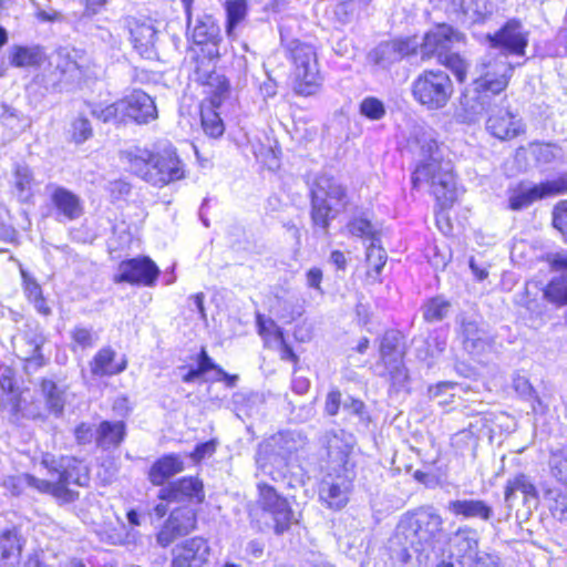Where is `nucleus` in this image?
I'll list each match as a JSON object with an SVG mask.
<instances>
[{
	"instance_id": "nucleus-1",
	"label": "nucleus",
	"mask_w": 567,
	"mask_h": 567,
	"mask_svg": "<svg viewBox=\"0 0 567 567\" xmlns=\"http://www.w3.org/2000/svg\"><path fill=\"white\" fill-rule=\"evenodd\" d=\"M442 533V516L432 507H421L400 520L390 548L403 567H426Z\"/></svg>"
},
{
	"instance_id": "nucleus-2",
	"label": "nucleus",
	"mask_w": 567,
	"mask_h": 567,
	"mask_svg": "<svg viewBox=\"0 0 567 567\" xmlns=\"http://www.w3.org/2000/svg\"><path fill=\"white\" fill-rule=\"evenodd\" d=\"M422 159L412 174L414 188L427 187L442 208L456 199L455 176L450 161H444L441 148L432 134L416 138Z\"/></svg>"
},
{
	"instance_id": "nucleus-3",
	"label": "nucleus",
	"mask_w": 567,
	"mask_h": 567,
	"mask_svg": "<svg viewBox=\"0 0 567 567\" xmlns=\"http://www.w3.org/2000/svg\"><path fill=\"white\" fill-rule=\"evenodd\" d=\"M514 66L506 54L486 53L475 68L473 92L463 95L461 104L468 118L484 113L491 105V95L498 96L506 90L513 76Z\"/></svg>"
},
{
	"instance_id": "nucleus-4",
	"label": "nucleus",
	"mask_w": 567,
	"mask_h": 567,
	"mask_svg": "<svg viewBox=\"0 0 567 567\" xmlns=\"http://www.w3.org/2000/svg\"><path fill=\"white\" fill-rule=\"evenodd\" d=\"M163 154H153L146 148L134 146L121 153L128 169L143 178L144 181L155 185L164 186L175 181L177 174V157L175 148L169 145L162 147Z\"/></svg>"
},
{
	"instance_id": "nucleus-5",
	"label": "nucleus",
	"mask_w": 567,
	"mask_h": 567,
	"mask_svg": "<svg viewBox=\"0 0 567 567\" xmlns=\"http://www.w3.org/2000/svg\"><path fill=\"white\" fill-rule=\"evenodd\" d=\"M463 42V33L451 25L440 24L424 34L420 45L421 59L425 61L435 58L441 64L452 70L460 81H464L467 63L455 51Z\"/></svg>"
},
{
	"instance_id": "nucleus-6",
	"label": "nucleus",
	"mask_w": 567,
	"mask_h": 567,
	"mask_svg": "<svg viewBox=\"0 0 567 567\" xmlns=\"http://www.w3.org/2000/svg\"><path fill=\"white\" fill-rule=\"evenodd\" d=\"M310 196L312 223L327 234L330 221L347 206V190L336 178L322 174L315 179Z\"/></svg>"
},
{
	"instance_id": "nucleus-7",
	"label": "nucleus",
	"mask_w": 567,
	"mask_h": 567,
	"mask_svg": "<svg viewBox=\"0 0 567 567\" xmlns=\"http://www.w3.org/2000/svg\"><path fill=\"white\" fill-rule=\"evenodd\" d=\"M42 464L49 470L52 481H49L50 488L45 493L52 494L66 502L73 501L78 494L69 488L70 485L86 486L90 482L87 465L72 456H61L54 460L45 455Z\"/></svg>"
},
{
	"instance_id": "nucleus-8",
	"label": "nucleus",
	"mask_w": 567,
	"mask_h": 567,
	"mask_svg": "<svg viewBox=\"0 0 567 567\" xmlns=\"http://www.w3.org/2000/svg\"><path fill=\"white\" fill-rule=\"evenodd\" d=\"M413 99L429 111L444 109L454 93L450 75L442 70H424L411 84Z\"/></svg>"
},
{
	"instance_id": "nucleus-9",
	"label": "nucleus",
	"mask_w": 567,
	"mask_h": 567,
	"mask_svg": "<svg viewBox=\"0 0 567 567\" xmlns=\"http://www.w3.org/2000/svg\"><path fill=\"white\" fill-rule=\"evenodd\" d=\"M182 2L186 13L188 39L202 53L207 51L210 59H219V44L223 41L219 25L212 16L203 13L194 6V0H182Z\"/></svg>"
},
{
	"instance_id": "nucleus-10",
	"label": "nucleus",
	"mask_w": 567,
	"mask_h": 567,
	"mask_svg": "<svg viewBox=\"0 0 567 567\" xmlns=\"http://www.w3.org/2000/svg\"><path fill=\"white\" fill-rule=\"evenodd\" d=\"M288 50L295 65L293 91L302 96L316 94L321 87L322 76L315 48L299 40H292L288 44Z\"/></svg>"
},
{
	"instance_id": "nucleus-11",
	"label": "nucleus",
	"mask_w": 567,
	"mask_h": 567,
	"mask_svg": "<svg viewBox=\"0 0 567 567\" xmlns=\"http://www.w3.org/2000/svg\"><path fill=\"white\" fill-rule=\"evenodd\" d=\"M53 64L60 73L59 91H70L89 75L91 59L82 49L61 47L53 55Z\"/></svg>"
},
{
	"instance_id": "nucleus-12",
	"label": "nucleus",
	"mask_w": 567,
	"mask_h": 567,
	"mask_svg": "<svg viewBox=\"0 0 567 567\" xmlns=\"http://www.w3.org/2000/svg\"><path fill=\"white\" fill-rule=\"evenodd\" d=\"M402 337L398 331H386L380 346L381 364L385 377L398 390L403 388L409 380L408 370L403 363Z\"/></svg>"
},
{
	"instance_id": "nucleus-13",
	"label": "nucleus",
	"mask_w": 567,
	"mask_h": 567,
	"mask_svg": "<svg viewBox=\"0 0 567 567\" xmlns=\"http://www.w3.org/2000/svg\"><path fill=\"white\" fill-rule=\"evenodd\" d=\"M307 443L306 436H303L300 432L296 431H284L279 432L276 435L271 436L269 442L265 445L262 450H260L257 463L259 464L262 472L267 475H270L272 480L277 481L282 475L280 472L275 473L271 467L267 464L268 457H264L262 454H268L269 452L277 454L281 457L282 461H286L292 454L302 450Z\"/></svg>"
},
{
	"instance_id": "nucleus-14",
	"label": "nucleus",
	"mask_w": 567,
	"mask_h": 567,
	"mask_svg": "<svg viewBox=\"0 0 567 567\" xmlns=\"http://www.w3.org/2000/svg\"><path fill=\"white\" fill-rule=\"evenodd\" d=\"M480 537L477 530L463 526L450 537L451 556L461 567H477L483 560L489 559V554L478 550Z\"/></svg>"
},
{
	"instance_id": "nucleus-15",
	"label": "nucleus",
	"mask_w": 567,
	"mask_h": 567,
	"mask_svg": "<svg viewBox=\"0 0 567 567\" xmlns=\"http://www.w3.org/2000/svg\"><path fill=\"white\" fill-rule=\"evenodd\" d=\"M259 502L262 511L274 523L276 534H282L298 522L296 513L291 509L288 501L280 496L276 489L268 484H259Z\"/></svg>"
},
{
	"instance_id": "nucleus-16",
	"label": "nucleus",
	"mask_w": 567,
	"mask_h": 567,
	"mask_svg": "<svg viewBox=\"0 0 567 567\" xmlns=\"http://www.w3.org/2000/svg\"><path fill=\"white\" fill-rule=\"evenodd\" d=\"M491 49H499L498 54L524 56L528 45V32L517 19L508 20L498 31L487 34Z\"/></svg>"
},
{
	"instance_id": "nucleus-17",
	"label": "nucleus",
	"mask_w": 567,
	"mask_h": 567,
	"mask_svg": "<svg viewBox=\"0 0 567 567\" xmlns=\"http://www.w3.org/2000/svg\"><path fill=\"white\" fill-rule=\"evenodd\" d=\"M237 374L227 373L221 367L216 364L208 355L206 349L203 347L197 354L196 367L190 368L186 374L183 375L185 382H225L226 386L235 388L238 382Z\"/></svg>"
},
{
	"instance_id": "nucleus-18",
	"label": "nucleus",
	"mask_w": 567,
	"mask_h": 567,
	"mask_svg": "<svg viewBox=\"0 0 567 567\" xmlns=\"http://www.w3.org/2000/svg\"><path fill=\"white\" fill-rule=\"evenodd\" d=\"M159 270L148 257L132 258L118 265V272L114 276V282H128L132 285L152 286Z\"/></svg>"
},
{
	"instance_id": "nucleus-19",
	"label": "nucleus",
	"mask_w": 567,
	"mask_h": 567,
	"mask_svg": "<svg viewBox=\"0 0 567 567\" xmlns=\"http://www.w3.org/2000/svg\"><path fill=\"white\" fill-rule=\"evenodd\" d=\"M205 499L204 485L197 477H184L179 480V512L182 504L187 503L185 524L179 523V534L188 533L196 527L197 511Z\"/></svg>"
},
{
	"instance_id": "nucleus-20",
	"label": "nucleus",
	"mask_w": 567,
	"mask_h": 567,
	"mask_svg": "<svg viewBox=\"0 0 567 567\" xmlns=\"http://www.w3.org/2000/svg\"><path fill=\"white\" fill-rule=\"evenodd\" d=\"M352 491V477L348 472L328 474L319 487V497L331 509H341L348 502Z\"/></svg>"
},
{
	"instance_id": "nucleus-21",
	"label": "nucleus",
	"mask_w": 567,
	"mask_h": 567,
	"mask_svg": "<svg viewBox=\"0 0 567 567\" xmlns=\"http://www.w3.org/2000/svg\"><path fill=\"white\" fill-rule=\"evenodd\" d=\"M457 322L462 343L467 352L481 354L492 346L493 337L484 322L466 316H460Z\"/></svg>"
},
{
	"instance_id": "nucleus-22",
	"label": "nucleus",
	"mask_w": 567,
	"mask_h": 567,
	"mask_svg": "<svg viewBox=\"0 0 567 567\" xmlns=\"http://www.w3.org/2000/svg\"><path fill=\"white\" fill-rule=\"evenodd\" d=\"M47 190L50 195L52 206L55 209L56 220L72 221L79 219L83 215V203L76 194L53 183L47 185Z\"/></svg>"
},
{
	"instance_id": "nucleus-23",
	"label": "nucleus",
	"mask_w": 567,
	"mask_h": 567,
	"mask_svg": "<svg viewBox=\"0 0 567 567\" xmlns=\"http://www.w3.org/2000/svg\"><path fill=\"white\" fill-rule=\"evenodd\" d=\"M44 341L43 334L38 330H27L14 336L11 343L13 352L19 359L38 368L44 364V358L41 353Z\"/></svg>"
},
{
	"instance_id": "nucleus-24",
	"label": "nucleus",
	"mask_w": 567,
	"mask_h": 567,
	"mask_svg": "<svg viewBox=\"0 0 567 567\" xmlns=\"http://www.w3.org/2000/svg\"><path fill=\"white\" fill-rule=\"evenodd\" d=\"M121 101L123 103L122 113L124 118L130 117L138 124H145L157 117L154 101L141 90H134Z\"/></svg>"
},
{
	"instance_id": "nucleus-25",
	"label": "nucleus",
	"mask_w": 567,
	"mask_h": 567,
	"mask_svg": "<svg viewBox=\"0 0 567 567\" xmlns=\"http://www.w3.org/2000/svg\"><path fill=\"white\" fill-rule=\"evenodd\" d=\"M484 112L489 116L486 122L487 131L499 140H512L523 132L520 118L513 114L508 109H498L494 111L491 106Z\"/></svg>"
},
{
	"instance_id": "nucleus-26",
	"label": "nucleus",
	"mask_w": 567,
	"mask_h": 567,
	"mask_svg": "<svg viewBox=\"0 0 567 567\" xmlns=\"http://www.w3.org/2000/svg\"><path fill=\"white\" fill-rule=\"evenodd\" d=\"M551 267L561 271L559 277H555L544 289V298L549 302L561 306L567 303V250L557 252L550 260Z\"/></svg>"
},
{
	"instance_id": "nucleus-27",
	"label": "nucleus",
	"mask_w": 567,
	"mask_h": 567,
	"mask_svg": "<svg viewBox=\"0 0 567 567\" xmlns=\"http://www.w3.org/2000/svg\"><path fill=\"white\" fill-rule=\"evenodd\" d=\"M40 391L48 412L55 417H61L70 396L69 385L62 381L44 378L40 382Z\"/></svg>"
},
{
	"instance_id": "nucleus-28",
	"label": "nucleus",
	"mask_w": 567,
	"mask_h": 567,
	"mask_svg": "<svg viewBox=\"0 0 567 567\" xmlns=\"http://www.w3.org/2000/svg\"><path fill=\"white\" fill-rule=\"evenodd\" d=\"M131 40L134 49L144 59L156 56V30L151 20H135L130 25Z\"/></svg>"
},
{
	"instance_id": "nucleus-29",
	"label": "nucleus",
	"mask_w": 567,
	"mask_h": 567,
	"mask_svg": "<svg viewBox=\"0 0 567 567\" xmlns=\"http://www.w3.org/2000/svg\"><path fill=\"white\" fill-rule=\"evenodd\" d=\"M517 493L523 495L525 505H537L538 491L530 476L524 473H518L507 480L504 491V499L508 507L513 506V502L516 498Z\"/></svg>"
},
{
	"instance_id": "nucleus-30",
	"label": "nucleus",
	"mask_w": 567,
	"mask_h": 567,
	"mask_svg": "<svg viewBox=\"0 0 567 567\" xmlns=\"http://www.w3.org/2000/svg\"><path fill=\"white\" fill-rule=\"evenodd\" d=\"M11 185L13 196L24 204L32 200L38 183L32 169L25 164L18 163L12 171Z\"/></svg>"
},
{
	"instance_id": "nucleus-31",
	"label": "nucleus",
	"mask_w": 567,
	"mask_h": 567,
	"mask_svg": "<svg viewBox=\"0 0 567 567\" xmlns=\"http://www.w3.org/2000/svg\"><path fill=\"white\" fill-rule=\"evenodd\" d=\"M209 556L207 540L193 537L179 544V567H203Z\"/></svg>"
},
{
	"instance_id": "nucleus-32",
	"label": "nucleus",
	"mask_w": 567,
	"mask_h": 567,
	"mask_svg": "<svg viewBox=\"0 0 567 567\" xmlns=\"http://www.w3.org/2000/svg\"><path fill=\"white\" fill-rule=\"evenodd\" d=\"M447 509L455 516H463L466 519L477 518L487 522L493 516V508L483 499L465 498L451 501Z\"/></svg>"
},
{
	"instance_id": "nucleus-33",
	"label": "nucleus",
	"mask_w": 567,
	"mask_h": 567,
	"mask_svg": "<svg viewBox=\"0 0 567 567\" xmlns=\"http://www.w3.org/2000/svg\"><path fill=\"white\" fill-rule=\"evenodd\" d=\"M323 444L326 445L327 455L331 464L342 467L344 472H349L347 464L352 445L346 439V433L343 431L339 434L334 432L326 433Z\"/></svg>"
},
{
	"instance_id": "nucleus-34",
	"label": "nucleus",
	"mask_w": 567,
	"mask_h": 567,
	"mask_svg": "<svg viewBox=\"0 0 567 567\" xmlns=\"http://www.w3.org/2000/svg\"><path fill=\"white\" fill-rule=\"evenodd\" d=\"M115 351L111 347L101 348L92 361L90 362L91 373L95 377H109L120 374L126 369V360L122 359L120 363H115Z\"/></svg>"
},
{
	"instance_id": "nucleus-35",
	"label": "nucleus",
	"mask_w": 567,
	"mask_h": 567,
	"mask_svg": "<svg viewBox=\"0 0 567 567\" xmlns=\"http://www.w3.org/2000/svg\"><path fill=\"white\" fill-rule=\"evenodd\" d=\"M125 437V424L122 421H103L95 431L96 445L103 450L116 449Z\"/></svg>"
},
{
	"instance_id": "nucleus-36",
	"label": "nucleus",
	"mask_w": 567,
	"mask_h": 567,
	"mask_svg": "<svg viewBox=\"0 0 567 567\" xmlns=\"http://www.w3.org/2000/svg\"><path fill=\"white\" fill-rule=\"evenodd\" d=\"M463 14L472 23H484L498 11L497 0H461Z\"/></svg>"
},
{
	"instance_id": "nucleus-37",
	"label": "nucleus",
	"mask_w": 567,
	"mask_h": 567,
	"mask_svg": "<svg viewBox=\"0 0 567 567\" xmlns=\"http://www.w3.org/2000/svg\"><path fill=\"white\" fill-rule=\"evenodd\" d=\"M194 63L193 79L203 85H214L213 79H216L215 63L218 59H210L207 51L204 53L195 48L192 49Z\"/></svg>"
},
{
	"instance_id": "nucleus-38",
	"label": "nucleus",
	"mask_w": 567,
	"mask_h": 567,
	"mask_svg": "<svg viewBox=\"0 0 567 567\" xmlns=\"http://www.w3.org/2000/svg\"><path fill=\"white\" fill-rule=\"evenodd\" d=\"M512 386L523 400H526L530 403L532 410L535 414H544L547 411V403H545L544 400L536 393L535 389L526 377L519 373H515L513 375Z\"/></svg>"
},
{
	"instance_id": "nucleus-39",
	"label": "nucleus",
	"mask_w": 567,
	"mask_h": 567,
	"mask_svg": "<svg viewBox=\"0 0 567 567\" xmlns=\"http://www.w3.org/2000/svg\"><path fill=\"white\" fill-rule=\"evenodd\" d=\"M3 486L14 496L22 494L27 487L34 488L40 493H45V489L50 488L49 481L27 473L7 477L3 481Z\"/></svg>"
},
{
	"instance_id": "nucleus-40",
	"label": "nucleus",
	"mask_w": 567,
	"mask_h": 567,
	"mask_svg": "<svg viewBox=\"0 0 567 567\" xmlns=\"http://www.w3.org/2000/svg\"><path fill=\"white\" fill-rule=\"evenodd\" d=\"M177 473V457L173 454L158 458L148 471V480L154 485H164Z\"/></svg>"
},
{
	"instance_id": "nucleus-41",
	"label": "nucleus",
	"mask_w": 567,
	"mask_h": 567,
	"mask_svg": "<svg viewBox=\"0 0 567 567\" xmlns=\"http://www.w3.org/2000/svg\"><path fill=\"white\" fill-rule=\"evenodd\" d=\"M84 105L93 117H95L104 123H109L112 121H115V122L124 121L123 113H122L123 103L121 100H118L112 104H109L106 106H103L100 103H93V102H89V101H85Z\"/></svg>"
},
{
	"instance_id": "nucleus-42",
	"label": "nucleus",
	"mask_w": 567,
	"mask_h": 567,
	"mask_svg": "<svg viewBox=\"0 0 567 567\" xmlns=\"http://www.w3.org/2000/svg\"><path fill=\"white\" fill-rule=\"evenodd\" d=\"M43 61V53L39 48L16 47L10 62L17 68L38 66Z\"/></svg>"
},
{
	"instance_id": "nucleus-43",
	"label": "nucleus",
	"mask_w": 567,
	"mask_h": 567,
	"mask_svg": "<svg viewBox=\"0 0 567 567\" xmlns=\"http://www.w3.org/2000/svg\"><path fill=\"white\" fill-rule=\"evenodd\" d=\"M451 303L441 296L429 299L422 306L423 318L426 322H439L447 317Z\"/></svg>"
},
{
	"instance_id": "nucleus-44",
	"label": "nucleus",
	"mask_w": 567,
	"mask_h": 567,
	"mask_svg": "<svg viewBox=\"0 0 567 567\" xmlns=\"http://www.w3.org/2000/svg\"><path fill=\"white\" fill-rule=\"evenodd\" d=\"M71 337V348L73 351L78 349H87L95 346L99 340L97 333L94 331L93 327H86L83 324H76L70 331Z\"/></svg>"
},
{
	"instance_id": "nucleus-45",
	"label": "nucleus",
	"mask_w": 567,
	"mask_h": 567,
	"mask_svg": "<svg viewBox=\"0 0 567 567\" xmlns=\"http://www.w3.org/2000/svg\"><path fill=\"white\" fill-rule=\"evenodd\" d=\"M256 323L258 333L264 339L265 344L270 347L284 337V331L272 319H266L262 315L257 313Z\"/></svg>"
},
{
	"instance_id": "nucleus-46",
	"label": "nucleus",
	"mask_w": 567,
	"mask_h": 567,
	"mask_svg": "<svg viewBox=\"0 0 567 567\" xmlns=\"http://www.w3.org/2000/svg\"><path fill=\"white\" fill-rule=\"evenodd\" d=\"M225 9L227 14L226 32L231 35L236 25L247 14V2L245 0H227Z\"/></svg>"
},
{
	"instance_id": "nucleus-47",
	"label": "nucleus",
	"mask_w": 567,
	"mask_h": 567,
	"mask_svg": "<svg viewBox=\"0 0 567 567\" xmlns=\"http://www.w3.org/2000/svg\"><path fill=\"white\" fill-rule=\"evenodd\" d=\"M530 150L535 161L542 165L550 164L563 155L561 148L550 143H532Z\"/></svg>"
},
{
	"instance_id": "nucleus-48",
	"label": "nucleus",
	"mask_w": 567,
	"mask_h": 567,
	"mask_svg": "<svg viewBox=\"0 0 567 567\" xmlns=\"http://www.w3.org/2000/svg\"><path fill=\"white\" fill-rule=\"evenodd\" d=\"M542 198H543L542 188H539L538 185H535L533 187H529L526 189H520V190L514 193L509 197V207L513 210H519L525 207H528L534 202L542 199Z\"/></svg>"
},
{
	"instance_id": "nucleus-49",
	"label": "nucleus",
	"mask_w": 567,
	"mask_h": 567,
	"mask_svg": "<svg viewBox=\"0 0 567 567\" xmlns=\"http://www.w3.org/2000/svg\"><path fill=\"white\" fill-rule=\"evenodd\" d=\"M202 126L205 134L213 138L220 137L225 132L223 120L212 107L202 110Z\"/></svg>"
},
{
	"instance_id": "nucleus-50",
	"label": "nucleus",
	"mask_w": 567,
	"mask_h": 567,
	"mask_svg": "<svg viewBox=\"0 0 567 567\" xmlns=\"http://www.w3.org/2000/svg\"><path fill=\"white\" fill-rule=\"evenodd\" d=\"M545 497L553 517L559 522L567 523V495L561 494L559 491L549 489Z\"/></svg>"
},
{
	"instance_id": "nucleus-51",
	"label": "nucleus",
	"mask_w": 567,
	"mask_h": 567,
	"mask_svg": "<svg viewBox=\"0 0 567 567\" xmlns=\"http://www.w3.org/2000/svg\"><path fill=\"white\" fill-rule=\"evenodd\" d=\"M0 121L11 130H24L29 126V120L14 107L0 103Z\"/></svg>"
},
{
	"instance_id": "nucleus-52",
	"label": "nucleus",
	"mask_w": 567,
	"mask_h": 567,
	"mask_svg": "<svg viewBox=\"0 0 567 567\" xmlns=\"http://www.w3.org/2000/svg\"><path fill=\"white\" fill-rule=\"evenodd\" d=\"M14 551L21 553L18 532L16 528L6 529L0 534V561L8 560Z\"/></svg>"
},
{
	"instance_id": "nucleus-53",
	"label": "nucleus",
	"mask_w": 567,
	"mask_h": 567,
	"mask_svg": "<svg viewBox=\"0 0 567 567\" xmlns=\"http://www.w3.org/2000/svg\"><path fill=\"white\" fill-rule=\"evenodd\" d=\"M72 138L76 144H82L93 136V127L90 120L83 112H80L78 116L71 123Z\"/></svg>"
},
{
	"instance_id": "nucleus-54",
	"label": "nucleus",
	"mask_w": 567,
	"mask_h": 567,
	"mask_svg": "<svg viewBox=\"0 0 567 567\" xmlns=\"http://www.w3.org/2000/svg\"><path fill=\"white\" fill-rule=\"evenodd\" d=\"M374 63L383 69L399 62V58L391 41L379 44L372 53Z\"/></svg>"
},
{
	"instance_id": "nucleus-55",
	"label": "nucleus",
	"mask_w": 567,
	"mask_h": 567,
	"mask_svg": "<svg viewBox=\"0 0 567 567\" xmlns=\"http://www.w3.org/2000/svg\"><path fill=\"white\" fill-rule=\"evenodd\" d=\"M386 252L380 246V240L371 241V244L367 248V262L369 267L373 269L375 276H378L381 272L382 268L386 262Z\"/></svg>"
},
{
	"instance_id": "nucleus-56",
	"label": "nucleus",
	"mask_w": 567,
	"mask_h": 567,
	"mask_svg": "<svg viewBox=\"0 0 567 567\" xmlns=\"http://www.w3.org/2000/svg\"><path fill=\"white\" fill-rule=\"evenodd\" d=\"M360 113L369 120L379 121L385 115V106L381 100L368 96L360 103Z\"/></svg>"
},
{
	"instance_id": "nucleus-57",
	"label": "nucleus",
	"mask_w": 567,
	"mask_h": 567,
	"mask_svg": "<svg viewBox=\"0 0 567 567\" xmlns=\"http://www.w3.org/2000/svg\"><path fill=\"white\" fill-rule=\"evenodd\" d=\"M161 502L155 506L154 513L157 518H162L168 512V504L177 499V483H169L158 492Z\"/></svg>"
},
{
	"instance_id": "nucleus-58",
	"label": "nucleus",
	"mask_w": 567,
	"mask_h": 567,
	"mask_svg": "<svg viewBox=\"0 0 567 567\" xmlns=\"http://www.w3.org/2000/svg\"><path fill=\"white\" fill-rule=\"evenodd\" d=\"M348 228L353 236L379 241L372 224L365 218H354L349 223Z\"/></svg>"
},
{
	"instance_id": "nucleus-59",
	"label": "nucleus",
	"mask_w": 567,
	"mask_h": 567,
	"mask_svg": "<svg viewBox=\"0 0 567 567\" xmlns=\"http://www.w3.org/2000/svg\"><path fill=\"white\" fill-rule=\"evenodd\" d=\"M358 2L354 0L342 1L334 6L333 16L341 24L349 23L355 16Z\"/></svg>"
},
{
	"instance_id": "nucleus-60",
	"label": "nucleus",
	"mask_w": 567,
	"mask_h": 567,
	"mask_svg": "<svg viewBox=\"0 0 567 567\" xmlns=\"http://www.w3.org/2000/svg\"><path fill=\"white\" fill-rule=\"evenodd\" d=\"M393 47L395 48L399 60L401 61L405 56L416 53L417 49H420L421 43L417 41L416 37H406L401 39H395L391 41Z\"/></svg>"
},
{
	"instance_id": "nucleus-61",
	"label": "nucleus",
	"mask_w": 567,
	"mask_h": 567,
	"mask_svg": "<svg viewBox=\"0 0 567 567\" xmlns=\"http://www.w3.org/2000/svg\"><path fill=\"white\" fill-rule=\"evenodd\" d=\"M456 386L454 382H440L436 385L429 388V395L431 399L437 400V403L449 404L451 399L454 396L451 391Z\"/></svg>"
},
{
	"instance_id": "nucleus-62",
	"label": "nucleus",
	"mask_w": 567,
	"mask_h": 567,
	"mask_svg": "<svg viewBox=\"0 0 567 567\" xmlns=\"http://www.w3.org/2000/svg\"><path fill=\"white\" fill-rule=\"evenodd\" d=\"M177 537V519L175 518V509L171 511L167 523L157 535V542L163 547L172 544Z\"/></svg>"
},
{
	"instance_id": "nucleus-63",
	"label": "nucleus",
	"mask_w": 567,
	"mask_h": 567,
	"mask_svg": "<svg viewBox=\"0 0 567 567\" xmlns=\"http://www.w3.org/2000/svg\"><path fill=\"white\" fill-rule=\"evenodd\" d=\"M542 188L543 198L567 193V174L556 179L547 181L538 185Z\"/></svg>"
},
{
	"instance_id": "nucleus-64",
	"label": "nucleus",
	"mask_w": 567,
	"mask_h": 567,
	"mask_svg": "<svg viewBox=\"0 0 567 567\" xmlns=\"http://www.w3.org/2000/svg\"><path fill=\"white\" fill-rule=\"evenodd\" d=\"M553 225L567 240V200L559 202L553 212Z\"/></svg>"
}]
</instances>
